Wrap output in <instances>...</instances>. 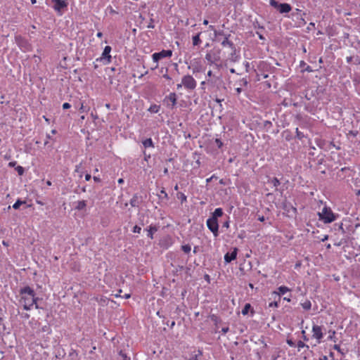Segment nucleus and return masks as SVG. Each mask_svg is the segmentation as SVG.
<instances>
[{
	"mask_svg": "<svg viewBox=\"0 0 360 360\" xmlns=\"http://www.w3.org/2000/svg\"><path fill=\"white\" fill-rule=\"evenodd\" d=\"M283 300H286L287 302H290V300H290V297H285L283 298Z\"/></svg>",
	"mask_w": 360,
	"mask_h": 360,
	"instance_id": "338daca9",
	"label": "nucleus"
},
{
	"mask_svg": "<svg viewBox=\"0 0 360 360\" xmlns=\"http://www.w3.org/2000/svg\"><path fill=\"white\" fill-rule=\"evenodd\" d=\"M223 101H224V99H220V98H217L215 99V101H216L217 103H221Z\"/></svg>",
	"mask_w": 360,
	"mask_h": 360,
	"instance_id": "bf43d9fd",
	"label": "nucleus"
},
{
	"mask_svg": "<svg viewBox=\"0 0 360 360\" xmlns=\"http://www.w3.org/2000/svg\"><path fill=\"white\" fill-rule=\"evenodd\" d=\"M268 184H270L276 188L280 185V181L276 177H274L268 179Z\"/></svg>",
	"mask_w": 360,
	"mask_h": 360,
	"instance_id": "412c9836",
	"label": "nucleus"
},
{
	"mask_svg": "<svg viewBox=\"0 0 360 360\" xmlns=\"http://www.w3.org/2000/svg\"><path fill=\"white\" fill-rule=\"evenodd\" d=\"M19 294L20 296L19 302L22 304L25 310L29 311L33 306H34L36 309H43V307L38 304V301L40 299L36 296L34 290L30 286H25L20 288Z\"/></svg>",
	"mask_w": 360,
	"mask_h": 360,
	"instance_id": "f257e3e1",
	"label": "nucleus"
},
{
	"mask_svg": "<svg viewBox=\"0 0 360 360\" xmlns=\"http://www.w3.org/2000/svg\"><path fill=\"white\" fill-rule=\"evenodd\" d=\"M256 34H257L258 37L261 39V40H264L265 39L264 37L260 34L259 32H257Z\"/></svg>",
	"mask_w": 360,
	"mask_h": 360,
	"instance_id": "49530a36",
	"label": "nucleus"
},
{
	"mask_svg": "<svg viewBox=\"0 0 360 360\" xmlns=\"http://www.w3.org/2000/svg\"><path fill=\"white\" fill-rule=\"evenodd\" d=\"M238 248H234L231 253L227 252L224 255V261L226 263H230L231 261L236 259Z\"/></svg>",
	"mask_w": 360,
	"mask_h": 360,
	"instance_id": "4468645a",
	"label": "nucleus"
},
{
	"mask_svg": "<svg viewBox=\"0 0 360 360\" xmlns=\"http://www.w3.org/2000/svg\"><path fill=\"white\" fill-rule=\"evenodd\" d=\"M258 220L260 221H264L265 220V218L264 216H262L258 218Z\"/></svg>",
	"mask_w": 360,
	"mask_h": 360,
	"instance_id": "052dcab7",
	"label": "nucleus"
},
{
	"mask_svg": "<svg viewBox=\"0 0 360 360\" xmlns=\"http://www.w3.org/2000/svg\"><path fill=\"white\" fill-rule=\"evenodd\" d=\"M71 107L70 104L68 103H64L63 104V108L66 110V109H69Z\"/></svg>",
	"mask_w": 360,
	"mask_h": 360,
	"instance_id": "79ce46f5",
	"label": "nucleus"
},
{
	"mask_svg": "<svg viewBox=\"0 0 360 360\" xmlns=\"http://www.w3.org/2000/svg\"><path fill=\"white\" fill-rule=\"evenodd\" d=\"M117 182H118V184H122L124 183V179H119Z\"/></svg>",
	"mask_w": 360,
	"mask_h": 360,
	"instance_id": "0e129e2a",
	"label": "nucleus"
},
{
	"mask_svg": "<svg viewBox=\"0 0 360 360\" xmlns=\"http://www.w3.org/2000/svg\"><path fill=\"white\" fill-rule=\"evenodd\" d=\"M141 231V228L137 225L134 226V228H133V230L132 231L134 233H139Z\"/></svg>",
	"mask_w": 360,
	"mask_h": 360,
	"instance_id": "4c0bfd02",
	"label": "nucleus"
},
{
	"mask_svg": "<svg viewBox=\"0 0 360 360\" xmlns=\"http://www.w3.org/2000/svg\"><path fill=\"white\" fill-rule=\"evenodd\" d=\"M177 101L176 94L174 92L170 93L168 96H165L163 102L166 103V105L170 108H173L176 104Z\"/></svg>",
	"mask_w": 360,
	"mask_h": 360,
	"instance_id": "1a4fd4ad",
	"label": "nucleus"
},
{
	"mask_svg": "<svg viewBox=\"0 0 360 360\" xmlns=\"http://www.w3.org/2000/svg\"><path fill=\"white\" fill-rule=\"evenodd\" d=\"M91 179V174H86L85 175V180H86V181H89Z\"/></svg>",
	"mask_w": 360,
	"mask_h": 360,
	"instance_id": "8fccbe9b",
	"label": "nucleus"
},
{
	"mask_svg": "<svg viewBox=\"0 0 360 360\" xmlns=\"http://www.w3.org/2000/svg\"><path fill=\"white\" fill-rule=\"evenodd\" d=\"M207 82L212 87H217V89L225 88L222 79L219 77H214L213 78L208 79Z\"/></svg>",
	"mask_w": 360,
	"mask_h": 360,
	"instance_id": "9d476101",
	"label": "nucleus"
},
{
	"mask_svg": "<svg viewBox=\"0 0 360 360\" xmlns=\"http://www.w3.org/2000/svg\"><path fill=\"white\" fill-rule=\"evenodd\" d=\"M296 136L299 140H302L304 136V134L299 131L298 128H296Z\"/></svg>",
	"mask_w": 360,
	"mask_h": 360,
	"instance_id": "72a5a7b5",
	"label": "nucleus"
},
{
	"mask_svg": "<svg viewBox=\"0 0 360 360\" xmlns=\"http://www.w3.org/2000/svg\"><path fill=\"white\" fill-rule=\"evenodd\" d=\"M231 34L225 36L224 40H223L221 43L223 47L229 46L232 52L230 54L229 59L232 62H237L240 59V55L236 51V48L233 41L229 40Z\"/></svg>",
	"mask_w": 360,
	"mask_h": 360,
	"instance_id": "f03ea898",
	"label": "nucleus"
},
{
	"mask_svg": "<svg viewBox=\"0 0 360 360\" xmlns=\"http://www.w3.org/2000/svg\"><path fill=\"white\" fill-rule=\"evenodd\" d=\"M163 77H164L165 79H167V80H171V79H172V78H171V77H169V75H167V74H165V75H163Z\"/></svg>",
	"mask_w": 360,
	"mask_h": 360,
	"instance_id": "3c124183",
	"label": "nucleus"
},
{
	"mask_svg": "<svg viewBox=\"0 0 360 360\" xmlns=\"http://www.w3.org/2000/svg\"><path fill=\"white\" fill-rule=\"evenodd\" d=\"M79 110L82 111V112H84L85 111L84 106V104L82 103H81V106L79 108Z\"/></svg>",
	"mask_w": 360,
	"mask_h": 360,
	"instance_id": "603ef678",
	"label": "nucleus"
},
{
	"mask_svg": "<svg viewBox=\"0 0 360 360\" xmlns=\"http://www.w3.org/2000/svg\"><path fill=\"white\" fill-rule=\"evenodd\" d=\"M172 56V50H162L160 52L154 53L152 55V58L154 62L158 63L160 60L165 58H170Z\"/></svg>",
	"mask_w": 360,
	"mask_h": 360,
	"instance_id": "6e6552de",
	"label": "nucleus"
},
{
	"mask_svg": "<svg viewBox=\"0 0 360 360\" xmlns=\"http://www.w3.org/2000/svg\"><path fill=\"white\" fill-rule=\"evenodd\" d=\"M205 59L208 62L209 64H214L216 61H217L219 58L216 56L214 54H212L210 53H207L205 55Z\"/></svg>",
	"mask_w": 360,
	"mask_h": 360,
	"instance_id": "dca6fc26",
	"label": "nucleus"
},
{
	"mask_svg": "<svg viewBox=\"0 0 360 360\" xmlns=\"http://www.w3.org/2000/svg\"><path fill=\"white\" fill-rule=\"evenodd\" d=\"M301 305L305 310H309L311 307V302L309 300H307L304 302L302 303Z\"/></svg>",
	"mask_w": 360,
	"mask_h": 360,
	"instance_id": "cd10ccee",
	"label": "nucleus"
},
{
	"mask_svg": "<svg viewBox=\"0 0 360 360\" xmlns=\"http://www.w3.org/2000/svg\"><path fill=\"white\" fill-rule=\"evenodd\" d=\"M352 60H353V57H352V56H347V57L346 58V61H347L348 63H351V62L352 61Z\"/></svg>",
	"mask_w": 360,
	"mask_h": 360,
	"instance_id": "de8ad7c7",
	"label": "nucleus"
},
{
	"mask_svg": "<svg viewBox=\"0 0 360 360\" xmlns=\"http://www.w3.org/2000/svg\"><path fill=\"white\" fill-rule=\"evenodd\" d=\"M202 351H201V350H200V349H198V354H194L193 356H192L189 359V360H199L198 357H199L200 356H202Z\"/></svg>",
	"mask_w": 360,
	"mask_h": 360,
	"instance_id": "7c9ffc66",
	"label": "nucleus"
},
{
	"mask_svg": "<svg viewBox=\"0 0 360 360\" xmlns=\"http://www.w3.org/2000/svg\"><path fill=\"white\" fill-rule=\"evenodd\" d=\"M178 198L181 200V202H186L187 200L186 195L183 193H179L177 194Z\"/></svg>",
	"mask_w": 360,
	"mask_h": 360,
	"instance_id": "2f4dec72",
	"label": "nucleus"
},
{
	"mask_svg": "<svg viewBox=\"0 0 360 360\" xmlns=\"http://www.w3.org/2000/svg\"><path fill=\"white\" fill-rule=\"evenodd\" d=\"M319 360H328L327 356H322L319 358Z\"/></svg>",
	"mask_w": 360,
	"mask_h": 360,
	"instance_id": "6e6d98bb",
	"label": "nucleus"
},
{
	"mask_svg": "<svg viewBox=\"0 0 360 360\" xmlns=\"http://www.w3.org/2000/svg\"><path fill=\"white\" fill-rule=\"evenodd\" d=\"M215 143L219 148H221L223 146V143L219 139H215Z\"/></svg>",
	"mask_w": 360,
	"mask_h": 360,
	"instance_id": "e433bc0d",
	"label": "nucleus"
},
{
	"mask_svg": "<svg viewBox=\"0 0 360 360\" xmlns=\"http://www.w3.org/2000/svg\"><path fill=\"white\" fill-rule=\"evenodd\" d=\"M148 110L153 113H158L160 110V106L158 105H152Z\"/></svg>",
	"mask_w": 360,
	"mask_h": 360,
	"instance_id": "bb28decb",
	"label": "nucleus"
},
{
	"mask_svg": "<svg viewBox=\"0 0 360 360\" xmlns=\"http://www.w3.org/2000/svg\"><path fill=\"white\" fill-rule=\"evenodd\" d=\"M228 217V220H226V221H224L223 223V227L224 228H226V229H229V217Z\"/></svg>",
	"mask_w": 360,
	"mask_h": 360,
	"instance_id": "ea45409f",
	"label": "nucleus"
},
{
	"mask_svg": "<svg viewBox=\"0 0 360 360\" xmlns=\"http://www.w3.org/2000/svg\"><path fill=\"white\" fill-rule=\"evenodd\" d=\"M297 349H298V351L300 352L301 350V349L302 348H305L307 351H309V345H306L305 343H304L302 341L300 340L298 341L297 344L296 345Z\"/></svg>",
	"mask_w": 360,
	"mask_h": 360,
	"instance_id": "5701e85b",
	"label": "nucleus"
},
{
	"mask_svg": "<svg viewBox=\"0 0 360 360\" xmlns=\"http://www.w3.org/2000/svg\"><path fill=\"white\" fill-rule=\"evenodd\" d=\"M112 49L110 46H106L104 48V50L102 53V56L99 58L100 60H104L105 64H108L111 61V56L110 55V53ZM98 60V59H97Z\"/></svg>",
	"mask_w": 360,
	"mask_h": 360,
	"instance_id": "f8f14e48",
	"label": "nucleus"
},
{
	"mask_svg": "<svg viewBox=\"0 0 360 360\" xmlns=\"http://www.w3.org/2000/svg\"><path fill=\"white\" fill-rule=\"evenodd\" d=\"M182 86H184V84H182V82L176 85L177 89H180Z\"/></svg>",
	"mask_w": 360,
	"mask_h": 360,
	"instance_id": "5fc2aeb1",
	"label": "nucleus"
},
{
	"mask_svg": "<svg viewBox=\"0 0 360 360\" xmlns=\"http://www.w3.org/2000/svg\"><path fill=\"white\" fill-rule=\"evenodd\" d=\"M94 180L96 182H100L101 181V179L98 176H94Z\"/></svg>",
	"mask_w": 360,
	"mask_h": 360,
	"instance_id": "864d4df0",
	"label": "nucleus"
},
{
	"mask_svg": "<svg viewBox=\"0 0 360 360\" xmlns=\"http://www.w3.org/2000/svg\"><path fill=\"white\" fill-rule=\"evenodd\" d=\"M86 206V203L85 200H80L77 202V205L75 206V209L77 210H82Z\"/></svg>",
	"mask_w": 360,
	"mask_h": 360,
	"instance_id": "4be33fe9",
	"label": "nucleus"
},
{
	"mask_svg": "<svg viewBox=\"0 0 360 360\" xmlns=\"http://www.w3.org/2000/svg\"><path fill=\"white\" fill-rule=\"evenodd\" d=\"M206 224L209 230L213 233V235L215 237H217L219 236L218 220L210 217L207 219Z\"/></svg>",
	"mask_w": 360,
	"mask_h": 360,
	"instance_id": "423d86ee",
	"label": "nucleus"
},
{
	"mask_svg": "<svg viewBox=\"0 0 360 360\" xmlns=\"http://www.w3.org/2000/svg\"><path fill=\"white\" fill-rule=\"evenodd\" d=\"M279 301L280 300H278V299L274 300V301H273L269 304V307H270V308L278 307Z\"/></svg>",
	"mask_w": 360,
	"mask_h": 360,
	"instance_id": "473e14b6",
	"label": "nucleus"
},
{
	"mask_svg": "<svg viewBox=\"0 0 360 360\" xmlns=\"http://www.w3.org/2000/svg\"><path fill=\"white\" fill-rule=\"evenodd\" d=\"M96 36L99 38L103 37V33L101 32H98L96 34Z\"/></svg>",
	"mask_w": 360,
	"mask_h": 360,
	"instance_id": "e2e57ef3",
	"label": "nucleus"
},
{
	"mask_svg": "<svg viewBox=\"0 0 360 360\" xmlns=\"http://www.w3.org/2000/svg\"><path fill=\"white\" fill-rule=\"evenodd\" d=\"M242 82H243V84L247 85L248 82H247V80L245 79H243Z\"/></svg>",
	"mask_w": 360,
	"mask_h": 360,
	"instance_id": "774afa93",
	"label": "nucleus"
},
{
	"mask_svg": "<svg viewBox=\"0 0 360 360\" xmlns=\"http://www.w3.org/2000/svg\"><path fill=\"white\" fill-rule=\"evenodd\" d=\"M15 169L18 172L19 175L23 174V173H24V168L22 167L18 166Z\"/></svg>",
	"mask_w": 360,
	"mask_h": 360,
	"instance_id": "c9c22d12",
	"label": "nucleus"
},
{
	"mask_svg": "<svg viewBox=\"0 0 360 360\" xmlns=\"http://www.w3.org/2000/svg\"><path fill=\"white\" fill-rule=\"evenodd\" d=\"M319 219L325 224L331 223L335 220V216L330 207L325 206L321 212H319Z\"/></svg>",
	"mask_w": 360,
	"mask_h": 360,
	"instance_id": "7ed1b4c3",
	"label": "nucleus"
},
{
	"mask_svg": "<svg viewBox=\"0 0 360 360\" xmlns=\"http://www.w3.org/2000/svg\"><path fill=\"white\" fill-rule=\"evenodd\" d=\"M229 330V327H224V328H221V333L223 334H226Z\"/></svg>",
	"mask_w": 360,
	"mask_h": 360,
	"instance_id": "37998d69",
	"label": "nucleus"
},
{
	"mask_svg": "<svg viewBox=\"0 0 360 360\" xmlns=\"http://www.w3.org/2000/svg\"><path fill=\"white\" fill-rule=\"evenodd\" d=\"M119 354L121 356V360H131L129 357L122 352V351H120Z\"/></svg>",
	"mask_w": 360,
	"mask_h": 360,
	"instance_id": "f704fd0d",
	"label": "nucleus"
},
{
	"mask_svg": "<svg viewBox=\"0 0 360 360\" xmlns=\"http://www.w3.org/2000/svg\"><path fill=\"white\" fill-rule=\"evenodd\" d=\"M159 198L161 199H165V200H167L169 198L168 194L164 189L161 190L160 195H159Z\"/></svg>",
	"mask_w": 360,
	"mask_h": 360,
	"instance_id": "c756f323",
	"label": "nucleus"
},
{
	"mask_svg": "<svg viewBox=\"0 0 360 360\" xmlns=\"http://www.w3.org/2000/svg\"><path fill=\"white\" fill-rule=\"evenodd\" d=\"M223 210L220 207L217 208L214 210V211L212 212V216L210 217L212 219H214L216 220H218V218L221 217L223 215Z\"/></svg>",
	"mask_w": 360,
	"mask_h": 360,
	"instance_id": "6ab92c4d",
	"label": "nucleus"
},
{
	"mask_svg": "<svg viewBox=\"0 0 360 360\" xmlns=\"http://www.w3.org/2000/svg\"><path fill=\"white\" fill-rule=\"evenodd\" d=\"M209 29L214 32V34L215 37H218L219 36L224 37L229 35V34L225 33L223 30H217L213 25H210Z\"/></svg>",
	"mask_w": 360,
	"mask_h": 360,
	"instance_id": "f3484780",
	"label": "nucleus"
},
{
	"mask_svg": "<svg viewBox=\"0 0 360 360\" xmlns=\"http://www.w3.org/2000/svg\"><path fill=\"white\" fill-rule=\"evenodd\" d=\"M182 84H184V87L188 91H193L196 88L197 82L193 77V76L190 75H184L181 78Z\"/></svg>",
	"mask_w": 360,
	"mask_h": 360,
	"instance_id": "39448f33",
	"label": "nucleus"
},
{
	"mask_svg": "<svg viewBox=\"0 0 360 360\" xmlns=\"http://www.w3.org/2000/svg\"><path fill=\"white\" fill-rule=\"evenodd\" d=\"M252 309L251 304L249 303L245 304L243 309H242V314L247 315L249 312V310Z\"/></svg>",
	"mask_w": 360,
	"mask_h": 360,
	"instance_id": "393cba45",
	"label": "nucleus"
},
{
	"mask_svg": "<svg viewBox=\"0 0 360 360\" xmlns=\"http://www.w3.org/2000/svg\"><path fill=\"white\" fill-rule=\"evenodd\" d=\"M147 231V236L150 239H153V234L156 231H158V228L155 226L150 225L148 229H146Z\"/></svg>",
	"mask_w": 360,
	"mask_h": 360,
	"instance_id": "a211bd4d",
	"label": "nucleus"
},
{
	"mask_svg": "<svg viewBox=\"0 0 360 360\" xmlns=\"http://www.w3.org/2000/svg\"><path fill=\"white\" fill-rule=\"evenodd\" d=\"M271 125H272V124H271V122H270V121H265L264 123V126L265 127H270Z\"/></svg>",
	"mask_w": 360,
	"mask_h": 360,
	"instance_id": "c03bdc74",
	"label": "nucleus"
},
{
	"mask_svg": "<svg viewBox=\"0 0 360 360\" xmlns=\"http://www.w3.org/2000/svg\"><path fill=\"white\" fill-rule=\"evenodd\" d=\"M355 64H360V59L359 57H356L355 60Z\"/></svg>",
	"mask_w": 360,
	"mask_h": 360,
	"instance_id": "680f3d73",
	"label": "nucleus"
},
{
	"mask_svg": "<svg viewBox=\"0 0 360 360\" xmlns=\"http://www.w3.org/2000/svg\"><path fill=\"white\" fill-rule=\"evenodd\" d=\"M25 204V201H22L20 199L17 200L16 202L13 205V208L18 210L20 205Z\"/></svg>",
	"mask_w": 360,
	"mask_h": 360,
	"instance_id": "a878e982",
	"label": "nucleus"
},
{
	"mask_svg": "<svg viewBox=\"0 0 360 360\" xmlns=\"http://www.w3.org/2000/svg\"><path fill=\"white\" fill-rule=\"evenodd\" d=\"M142 143L144 148H154L153 140L150 138L145 139L144 141H142Z\"/></svg>",
	"mask_w": 360,
	"mask_h": 360,
	"instance_id": "aec40b11",
	"label": "nucleus"
},
{
	"mask_svg": "<svg viewBox=\"0 0 360 360\" xmlns=\"http://www.w3.org/2000/svg\"><path fill=\"white\" fill-rule=\"evenodd\" d=\"M315 27V23L314 22H310L309 24V26H308L307 29L309 30H310L311 29V27Z\"/></svg>",
	"mask_w": 360,
	"mask_h": 360,
	"instance_id": "09e8293b",
	"label": "nucleus"
},
{
	"mask_svg": "<svg viewBox=\"0 0 360 360\" xmlns=\"http://www.w3.org/2000/svg\"><path fill=\"white\" fill-rule=\"evenodd\" d=\"M236 91L237 92L238 94H240V92L242 91V89L238 87V88H236Z\"/></svg>",
	"mask_w": 360,
	"mask_h": 360,
	"instance_id": "4d7b16f0",
	"label": "nucleus"
},
{
	"mask_svg": "<svg viewBox=\"0 0 360 360\" xmlns=\"http://www.w3.org/2000/svg\"><path fill=\"white\" fill-rule=\"evenodd\" d=\"M312 337L318 340L320 343L321 339L323 338V333L322 332V327L318 325H314L312 327Z\"/></svg>",
	"mask_w": 360,
	"mask_h": 360,
	"instance_id": "9b49d317",
	"label": "nucleus"
},
{
	"mask_svg": "<svg viewBox=\"0 0 360 360\" xmlns=\"http://www.w3.org/2000/svg\"><path fill=\"white\" fill-rule=\"evenodd\" d=\"M141 201V196L139 195L137 193H135L130 200L129 203L131 207H138L140 205Z\"/></svg>",
	"mask_w": 360,
	"mask_h": 360,
	"instance_id": "2eb2a0df",
	"label": "nucleus"
},
{
	"mask_svg": "<svg viewBox=\"0 0 360 360\" xmlns=\"http://www.w3.org/2000/svg\"><path fill=\"white\" fill-rule=\"evenodd\" d=\"M148 28H154V25H153V20L151 18L150 19V22L149 23V25L147 26Z\"/></svg>",
	"mask_w": 360,
	"mask_h": 360,
	"instance_id": "a18cd8bd",
	"label": "nucleus"
},
{
	"mask_svg": "<svg viewBox=\"0 0 360 360\" xmlns=\"http://www.w3.org/2000/svg\"><path fill=\"white\" fill-rule=\"evenodd\" d=\"M181 250L185 252V253H189L191 250V247L190 245L188 244H186V245H184L181 246Z\"/></svg>",
	"mask_w": 360,
	"mask_h": 360,
	"instance_id": "c85d7f7f",
	"label": "nucleus"
},
{
	"mask_svg": "<svg viewBox=\"0 0 360 360\" xmlns=\"http://www.w3.org/2000/svg\"><path fill=\"white\" fill-rule=\"evenodd\" d=\"M269 4L276 8L280 13H288L292 10V7L287 3H279L276 0H269Z\"/></svg>",
	"mask_w": 360,
	"mask_h": 360,
	"instance_id": "20e7f679",
	"label": "nucleus"
},
{
	"mask_svg": "<svg viewBox=\"0 0 360 360\" xmlns=\"http://www.w3.org/2000/svg\"><path fill=\"white\" fill-rule=\"evenodd\" d=\"M53 4V9L59 14H63V10L68 7V2L65 0H51Z\"/></svg>",
	"mask_w": 360,
	"mask_h": 360,
	"instance_id": "0eeeda50",
	"label": "nucleus"
},
{
	"mask_svg": "<svg viewBox=\"0 0 360 360\" xmlns=\"http://www.w3.org/2000/svg\"><path fill=\"white\" fill-rule=\"evenodd\" d=\"M328 236L327 235L324 236V237L321 239L322 241H325L328 240Z\"/></svg>",
	"mask_w": 360,
	"mask_h": 360,
	"instance_id": "69168bd1",
	"label": "nucleus"
},
{
	"mask_svg": "<svg viewBox=\"0 0 360 360\" xmlns=\"http://www.w3.org/2000/svg\"><path fill=\"white\" fill-rule=\"evenodd\" d=\"M207 77H211L212 76V70H209L207 74Z\"/></svg>",
	"mask_w": 360,
	"mask_h": 360,
	"instance_id": "13d9d810",
	"label": "nucleus"
},
{
	"mask_svg": "<svg viewBox=\"0 0 360 360\" xmlns=\"http://www.w3.org/2000/svg\"><path fill=\"white\" fill-rule=\"evenodd\" d=\"M290 290L289 288L285 285H281L278 288V292L274 291L271 293V296L274 298V300L278 299V300H280L281 295H284L286 292H289Z\"/></svg>",
	"mask_w": 360,
	"mask_h": 360,
	"instance_id": "ddd939ff",
	"label": "nucleus"
},
{
	"mask_svg": "<svg viewBox=\"0 0 360 360\" xmlns=\"http://www.w3.org/2000/svg\"><path fill=\"white\" fill-rule=\"evenodd\" d=\"M200 32L197 34L196 35L193 37V46H198L201 43V39H200Z\"/></svg>",
	"mask_w": 360,
	"mask_h": 360,
	"instance_id": "b1692460",
	"label": "nucleus"
},
{
	"mask_svg": "<svg viewBox=\"0 0 360 360\" xmlns=\"http://www.w3.org/2000/svg\"><path fill=\"white\" fill-rule=\"evenodd\" d=\"M108 9L109 10V12L110 14H117L118 13L112 8V6H108Z\"/></svg>",
	"mask_w": 360,
	"mask_h": 360,
	"instance_id": "58836bf2",
	"label": "nucleus"
},
{
	"mask_svg": "<svg viewBox=\"0 0 360 360\" xmlns=\"http://www.w3.org/2000/svg\"><path fill=\"white\" fill-rule=\"evenodd\" d=\"M287 344L290 347H295V342L292 340H287Z\"/></svg>",
	"mask_w": 360,
	"mask_h": 360,
	"instance_id": "a19ab883",
	"label": "nucleus"
}]
</instances>
